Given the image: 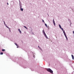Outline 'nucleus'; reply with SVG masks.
<instances>
[{"label":"nucleus","instance_id":"nucleus-1","mask_svg":"<svg viewBox=\"0 0 74 74\" xmlns=\"http://www.w3.org/2000/svg\"><path fill=\"white\" fill-rule=\"evenodd\" d=\"M47 71L51 73H53V71L49 68L47 69Z\"/></svg>","mask_w":74,"mask_h":74},{"label":"nucleus","instance_id":"nucleus-2","mask_svg":"<svg viewBox=\"0 0 74 74\" xmlns=\"http://www.w3.org/2000/svg\"><path fill=\"white\" fill-rule=\"evenodd\" d=\"M53 23L54 26H55L56 25V24H55V21H54V19H53Z\"/></svg>","mask_w":74,"mask_h":74},{"label":"nucleus","instance_id":"nucleus-3","mask_svg":"<svg viewBox=\"0 0 74 74\" xmlns=\"http://www.w3.org/2000/svg\"><path fill=\"white\" fill-rule=\"evenodd\" d=\"M44 36H45V37H46V38H48V37H47V35H46V34H44Z\"/></svg>","mask_w":74,"mask_h":74},{"label":"nucleus","instance_id":"nucleus-4","mask_svg":"<svg viewBox=\"0 0 74 74\" xmlns=\"http://www.w3.org/2000/svg\"><path fill=\"white\" fill-rule=\"evenodd\" d=\"M18 30L19 32V33H20L21 34L22 33V32L21 31V30H20V29H18Z\"/></svg>","mask_w":74,"mask_h":74},{"label":"nucleus","instance_id":"nucleus-5","mask_svg":"<svg viewBox=\"0 0 74 74\" xmlns=\"http://www.w3.org/2000/svg\"><path fill=\"white\" fill-rule=\"evenodd\" d=\"M63 32L64 36L66 35V33H65V32H64V30H63Z\"/></svg>","mask_w":74,"mask_h":74},{"label":"nucleus","instance_id":"nucleus-6","mask_svg":"<svg viewBox=\"0 0 74 74\" xmlns=\"http://www.w3.org/2000/svg\"><path fill=\"white\" fill-rule=\"evenodd\" d=\"M71 56L72 57V59H73V60H74V56H73V55H72Z\"/></svg>","mask_w":74,"mask_h":74},{"label":"nucleus","instance_id":"nucleus-7","mask_svg":"<svg viewBox=\"0 0 74 74\" xmlns=\"http://www.w3.org/2000/svg\"><path fill=\"white\" fill-rule=\"evenodd\" d=\"M59 27L60 29H62V27H61V26L60 24L59 25Z\"/></svg>","mask_w":74,"mask_h":74},{"label":"nucleus","instance_id":"nucleus-8","mask_svg":"<svg viewBox=\"0 0 74 74\" xmlns=\"http://www.w3.org/2000/svg\"><path fill=\"white\" fill-rule=\"evenodd\" d=\"M45 25L47 27H48V26L47 25V24L45 23Z\"/></svg>","mask_w":74,"mask_h":74},{"label":"nucleus","instance_id":"nucleus-9","mask_svg":"<svg viewBox=\"0 0 74 74\" xmlns=\"http://www.w3.org/2000/svg\"><path fill=\"white\" fill-rule=\"evenodd\" d=\"M21 11H23V8H21Z\"/></svg>","mask_w":74,"mask_h":74},{"label":"nucleus","instance_id":"nucleus-10","mask_svg":"<svg viewBox=\"0 0 74 74\" xmlns=\"http://www.w3.org/2000/svg\"><path fill=\"white\" fill-rule=\"evenodd\" d=\"M43 32L44 34H45V32L44 31V30H43Z\"/></svg>","mask_w":74,"mask_h":74},{"label":"nucleus","instance_id":"nucleus-11","mask_svg":"<svg viewBox=\"0 0 74 74\" xmlns=\"http://www.w3.org/2000/svg\"><path fill=\"white\" fill-rule=\"evenodd\" d=\"M15 45H16V46H17V47H18V45L16 43H15Z\"/></svg>","mask_w":74,"mask_h":74},{"label":"nucleus","instance_id":"nucleus-12","mask_svg":"<svg viewBox=\"0 0 74 74\" xmlns=\"http://www.w3.org/2000/svg\"><path fill=\"white\" fill-rule=\"evenodd\" d=\"M5 49H2V51H3V52L4 51H5Z\"/></svg>","mask_w":74,"mask_h":74},{"label":"nucleus","instance_id":"nucleus-13","mask_svg":"<svg viewBox=\"0 0 74 74\" xmlns=\"http://www.w3.org/2000/svg\"><path fill=\"white\" fill-rule=\"evenodd\" d=\"M23 27H25V29H27V28L26 27V26H24Z\"/></svg>","mask_w":74,"mask_h":74},{"label":"nucleus","instance_id":"nucleus-14","mask_svg":"<svg viewBox=\"0 0 74 74\" xmlns=\"http://www.w3.org/2000/svg\"><path fill=\"white\" fill-rule=\"evenodd\" d=\"M3 52H1L0 53V55H3Z\"/></svg>","mask_w":74,"mask_h":74},{"label":"nucleus","instance_id":"nucleus-15","mask_svg":"<svg viewBox=\"0 0 74 74\" xmlns=\"http://www.w3.org/2000/svg\"><path fill=\"white\" fill-rule=\"evenodd\" d=\"M20 9L21 8H22V6L21 5H21H20Z\"/></svg>","mask_w":74,"mask_h":74},{"label":"nucleus","instance_id":"nucleus-16","mask_svg":"<svg viewBox=\"0 0 74 74\" xmlns=\"http://www.w3.org/2000/svg\"><path fill=\"white\" fill-rule=\"evenodd\" d=\"M66 40H68V38H67V37H66Z\"/></svg>","mask_w":74,"mask_h":74},{"label":"nucleus","instance_id":"nucleus-17","mask_svg":"<svg viewBox=\"0 0 74 74\" xmlns=\"http://www.w3.org/2000/svg\"><path fill=\"white\" fill-rule=\"evenodd\" d=\"M42 21L43 22H44V23H45V22H44V20H42Z\"/></svg>","mask_w":74,"mask_h":74},{"label":"nucleus","instance_id":"nucleus-18","mask_svg":"<svg viewBox=\"0 0 74 74\" xmlns=\"http://www.w3.org/2000/svg\"><path fill=\"white\" fill-rule=\"evenodd\" d=\"M61 30H63V29L62 28H61Z\"/></svg>","mask_w":74,"mask_h":74},{"label":"nucleus","instance_id":"nucleus-19","mask_svg":"<svg viewBox=\"0 0 74 74\" xmlns=\"http://www.w3.org/2000/svg\"><path fill=\"white\" fill-rule=\"evenodd\" d=\"M65 36L66 38V37H67V36H66V35H65Z\"/></svg>","mask_w":74,"mask_h":74},{"label":"nucleus","instance_id":"nucleus-20","mask_svg":"<svg viewBox=\"0 0 74 74\" xmlns=\"http://www.w3.org/2000/svg\"><path fill=\"white\" fill-rule=\"evenodd\" d=\"M65 36L66 38V37H67V36H66V35H65Z\"/></svg>","mask_w":74,"mask_h":74},{"label":"nucleus","instance_id":"nucleus-21","mask_svg":"<svg viewBox=\"0 0 74 74\" xmlns=\"http://www.w3.org/2000/svg\"><path fill=\"white\" fill-rule=\"evenodd\" d=\"M6 27H8V28H8V27L6 25Z\"/></svg>","mask_w":74,"mask_h":74},{"label":"nucleus","instance_id":"nucleus-22","mask_svg":"<svg viewBox=\"0 0 74 74\" xmlns=\"http://www.w3.org/2000/svg\"><path fill=\"white\" fill-rule=\"evenodd\" d=\"M38 47L39 48H40V47L39 46H38Z\"/></svg>","mask_w":74,"mask_h":74},{"label":"nucleus","instance_id":"nucleus-23","mask_svg":"<svg viewBox=\"0 0 74 74\" xmlns=\"http://www.w3.org/2000/svg\"><path fill=\"white\" fill-rule=\"evenodd\" d=\"M7 4L8 5V3H7Z\"/></svg>","mask_w":74,"mask_h":74},{"label":"nucleus","instance_id":"nucleus-24","mask_svg":"<svg viewBox=\"0 0 74 74\" xmlns=\"http://www.w3.org/2000/svg\"><path fill=\"white\" fill-rule=\"evenodd\" d=\"M17 48H19V47H17Z\"/></svg>","mask_w":74,"mask_h":74},{"label":"nucleus","instance_id":"nucleus-25","mask_svg":"<svg viewBox=\"0 0 74 74\" xmlns=\"http://www.w3.org/2000/svg\"><path fill=\"white\" fill-rule=\"evenodd\" d=\"M4 24H5V22H4Z\"/></svg>","mask_w":74,"mask_h":74},{"label":"nucleus","instance_id":"nucleus-26","mask_svg":"<svg viewBox=\"0 0 74 74\" xmlns=\"http://www.w3.org/2000/svg\"><path fill=\"white\" fill-rule=\"evenodd\" d=\"M39 49H40V48H41L40 47H39Z\"/></svg>","mask_w":74,"mask_h":74}]
</instances>
